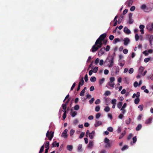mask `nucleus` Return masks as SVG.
<instances>
[{
	"label": "nucleus",
	"mask_w": 153,
	"mask_h": 153,
	"mask_svg": "<svg viewBox=\"0 0 153 153\" xmlns=\"http://www.w3.org/2000/svg\"><path fill=\"white\" fill-rule=\"evenodd\" d=\"M135 9V7L134 6H132L130 8V10L131 11H134V10Z\"/></svg>",
	"instance_id": "62"
},
{
	"label": "nucleus",
	"mask_w": 153,
	"mask_h": 153,
	"mask_svg": "<svg viewBox=\"0 0 153 153\" xmlns=\"http://www.w3.org/2000/svg\"><path fill=\"white\" fill-rule=\"evenodd\" d=\"M100 109V107L99 106H96L95 108V111L97 112L99 111Z\"/></svg>",
	"instance_id": "38"
},
{
	"label": "nucleus",
	"mask_w": 153,
	"mask_h": 153,
	"mask_svg": "<svg viewBox=\"0 0 153 153\" xmlns=\"http://www.w3.org/2000/svg\"><path fill=\"white\" fill-rule=\"evenodd\" d=\"M96 78L95 76H92L90 78V80L91 82H95L96 80Z\"/></svg>",
	"instance_id": "22"
},
{
	"label": "nucleus",
	"mask_w": 153,
	"mask_h": 153,
	"mask_svg": "<svg viewBox=\"0 0 153 153\" xmlns=\"http://www.w3.org/2000/svg\"><path fill=\"white\" fill-rule=\"evenodd\" d=\"M110 49V46L109 45H108L106 46V48H105V50L106 51H108Z\"/></svg>",
	"instance_id": "59"
},
{
	"label": "nucleus",
	"mask_w": 153,
	"mask_h": 153,
	"mask_svg": "<svg viewBox=\"0 0 153 153\" xmlns=\"http://www.w3.org/2000/svg\"><path fill=\"white\" fill-rule=\"evenodd\" d=\"M114 38V36L113 35H110L109 36V39L110 40H112Z\"/></svg>",
	"instance_id": "63"
},
{
	"label": "nucleus",
	"mask_w": 153,
	"mask_h": 153,
	"mask_svg": "<svg viewBox=\"0 0 153 153\" xmlns=\"http://www.w3.org/2000/svg\"><path fill=\"white\" fill-rule=\"evenodd\" d=\"M144 68L142 66H140V67L139 69V73L141 74L142 73L143 71L144 70Z\"/></svg>",
	"instance_id": "12"
},
{
	"label": "nucleus",
	"mask_w": 153,
	"mask_h": 153,
	"mask_svg": "<svg viewBox=\"0 0 153 153\" xmlns=\"http://www.w3.org/2000/svg\"><path fill=\"white\" fill-rule=\"evenodd\" d=\"M53 133L54 132H52V131L50 132H49L48 131H47L46 134V136L48 138L49 140H51L52 138L53 137Z\"/></svg>",
	"instance_id": "3"
},
{
	"label": "nucleus",
	"mask_w": 153,
	"mask_h": 153,
	"mask_svg": "<svg viewBox=\"0 0 153 153\" xmlns=\"http://www.w3.org/2000/svg\"><path fill=\"white\" fill-rule=\"evenodd\" d=\"M100 99H97V100H96L95 102V104H99V103H100Z\"/></svg>",
	"instance_id": "51"
},
{
	"label": "nucleus",
	"mask_w": 153,
	"mask_h": 153,
	"mask_svg": "<svg viewBox=\"0 0 153 153\" xmlns=\"http://www.w3.org/2000/svg\"><path fill=\"white\" fill-rule=\"evenodd\" d=\"M127 106V104L126 103H124L123 104V105L122 106L120 110H123V109H124L126 108Z\"/></svg>",
	"instance_id": "46"
},
{
	"label": "nucleus",
	"mask_w": 153,
	"mask_h": 153,
	"mask_svg": "<svg viewBox=\"0 0 153 153\" xmlns=\"http://www.w3.org/2000/svg\"><path fill=\"white\" fill-rule=\"evenodd\" d=\"M142 128V125L140 124H139L136 127V131H138L140 130Z\"/></svg>",
	"instance_id": "16"
},
{
	"label": "nucleus",
	"mask_w": 153,
	"mask_h": 153,
	"mask_svg": "<svg viewBox=\"0 0 153 153\" xmlns=\"http://www.w3.org/2000/svg\"><path fill=\"white\" fill-rule=\"evenodd\" d=\"M126 133V131H124V132H122L121 134V135L119 137V139H121L122 138L123 136H124Z\"/></svg>",
	"instance_id": "25"
},
{
	"label": "nucleus",
	"mask_w": 153,
	"mask_h": 153,
	"mask_svg": "<svg viewBox=\"0 0 153 153\" xmlns=\"http://www.w3.org/2000/svg\"><path fill=\"white\" fill-rule=\"evenodd\" d=\"M101 114L100 113L97 114L96 115V119H99L100 117Z\"/></svg>",
	"instance_id": "45"
},
{
	"label": "nucleus",
	"mask_w": 153,
	"mask_h": 153,
	"mask_svg": "<svg viewBox=\"0 0 153 153\" xmlns=\"http://www.w3.org/2000/svg\"><path fill=\"white\" fill-rule=\"evenodd\" d=\"M123 31L126 34H129L131 32L130 30L127 27H124Z\"/></svg>",
	"instance_id": "7"
},
{
	"label": "nucleus",
	"mask_w": 153,
	"mask_h": 153,
	"mask_svg": "<svg viewBox=\"0 0 153 153\" xmlns=\"http://www.w3.org/2000/svg\"><path fill=\"white\" fill-rule=\"evenodd\" d=\"M76 84L75 82H74L73 83V85H72V86L71 87V91H72L73 90V89L74 88V87L76 86Z\"/></svg>",
	"instance_id": "54"
},
{
	"label": "nucleus",
	"mask_w": 153,
	"mask_h": 153,
	"mask_svg": "<svg viewBox=\"0 0 153 153\" xmlns=\"http://www.w3.org/2000/svg\"><path fill=\"white\" fill-rule=\"evenodd\" d=\"M84 134H85V133H83V132L81 133L79 135V138H82L84 137Z\"/></svg>",
	"instance_id": "50"
},
{
	"label": "nucleus",
	"mask_w": 153,
	"mask_h": 153,
	"mask_svg": "<svg viewBox=\"0 0 153 153\" xmlns=\"http://www.w3.org/2000/svg\"><path fill=\"white\" fill-rule=\"evenodd\" d=\"M105 51V48H103L101 49L99 51L98 53V55L99 56H101L104 53Z\"/></svg>",
	"instance_id": "6"
},
{
	"label": "nucleus",
	"mask_w": 153,
	"mask_h": 153,
	"mask_svg": "<svg viewBox=\"0 0 153 153\" xmlns=\"http://www.w3.org/2000/svg\"><path fill=\"white\" fill-rule=\"evenodd\" d=\"M123 52L124 54H126L128 53V50L127 49H125L123 50Z\"/></svg>",
	"instance_id": "61"
},
{
	"label": "nucleus",
	"mask_w": 153,
	"mask_h": 153,
	"mask_svg": "<svg viewBox=\"0 0 153 153\" xmlns=\"http://www.w3.org/2000/svg\"><path fill=\"white\" fill-rule=\"evenodd\" d=\"M138 108H139L140 111H142L143 110V105H139L138 107Z\"/></svg>",
	"instance_id": "35"
},
{
	"label": "nucleus",
	"mask_w": 153,
	"mask_h": 153,
	"mask_svg": "<svg viewBox=\"0 0 153 153\" xmlns=\"http://www.w3.org/2000/svg\"><path fill=\"white\" fill-rule=\"evenodd\" d=\"M85 80V82H87L88 81V76L87 74H86L84 77Z\"/></svg>",
	"instance_id": "55"
},
{
	"label": "nucleus",
	"mask_w": 153,
	"mask_h": 153,
	"mask_svg": "<svg viewBox=\"0 0 153 153\" xmlns=\"http://www.w3.org/2000/svg\"><path fill=\"white\" fill-rule=\"evenodd\" d=\"M102 123L100 121H96L95 123V126L97 127L100 125H102Z\"/></svg>",
	"instance_id": "10"
},
{
	"label": "nucleus",
	"mask_w": 153,
	"mask_h": 153,
	"mask_svg": "<svg viewBox=\"0 0 153 153\" xmlns=\"http://www.w3.org/2000/svg\"><path fill=\"white\" fill-rule=\"evenodd\" d=\"M105 80V79L104 78H102L101 79H100L99 82V84L100 85L102 84L104 81Z\"/></svg>",
	"instance_id": "34"
},
{
	"label": "nucleus",
	"mask_w": 153,
	"mask_h": 153,
	"mask_svg": "<svg viewBox=\"0 0 153 153\" xmlns=\"http://www.w3.org/2000/svg\"><path fill=\"white\" fill-rule=\"evenodd\" d=\"M94 98H91V100H90L89 101V102L90 104H92L93 102L94 101Z\"/></svg>",
	"instance_id": "53"
},
{
	"label": "nucleus",
	"mask_w": 153,
	"mask_h": 153,
	"mask_svg": "<svg viewBox=\"0 0 153 153\" xmlns=\"http://www.w3.org/2000/svg\"><path fill=\"white\" fill-rule=\"evenodd\" d=\"M132 139L133 140V143H135L136 142L137 140L136 137L135 136V137H133V138Z\"/></svg>",
	"instance_id": "47"
},
{
	"label": "nucleus",
	"mask_w": 153,
	"mask_h": 153,
	"mask_svg": "<svg viewBox=\"0 0 153 153\" xmlns=\"http://www.w3.org/2000/svg\"><path fill=\"white\" fill-rule=\"evenodd\" d=\"M93 145V142L92 141H89V144L88 145V147L89 148H91Z\"/></svg>",
	"instance_id": "13"
},
{
	"label": "nucleus",
	"mask_w": 153,
	"mask_h": 153,
	"mask_svg": "<svg viewBox=\"0 0 153 153\" xmlns=\"http://www.w3.org/2000/svg\"><path fill=\"white\" fill-rule=\"evenodd\" d=\"M138 82L137 81H135L134 82V86L135 87H136L138 86Z\"/></svg>",
	"instance_id": "56"
},
{
	"label": "nucleus",
	"mask_w": 153,
	"mask_h": 153,
	"mask_svg": "<svg viewBox=\"0 0 153 153\" xmlns=\"http://www.w3.org/2000/svg\"><path fill=\"white\" fill-rule=\"evenodd\" d=\"M75 132V131L74 130L71 129L70 132V136H72L73 135Z\"/></svg>",
	"instance_id": "40"
},
{
	"label": "nucleus",
	"mask_w": 153,
	"mask_h": 153,
	"mask_svg": "<svg viewBox=\"0 0 153 153\" xmlns=\"http://www.w3.org/2000/svg\"><path fill=\"white\" fill-rule=\"evenodd\" d=\"M85 92V91L82 90V91L79 94L81 96H83L84 95Z\"/></svg>",
	"instance_id": "52"
},
{
	"label": "nucleus",
	"mask_w": 153,
	"mask_h": 153,
	"mask_svg": "<svg viewBox=\"0 0 153 153\" xmlns=\"http://www.w3.org/2000/svg\"><path fill=\"white\" fill-rule=\"evenodd\" d=\"M146 28L149 31H152L153 29V23L148 24L146 26Z\"/></svg>",
	"instance_id": "5"
},
{
	"label": "nucleus",
	"mask_w": 153,
	"mask_h": 153,
	"mask_svg": "<svg viewBox=\"0 0 153 153\" xmlns=\"http://www.w3.org/2000/svg\"><path fill=\"white\" fill-rule=\"evenodd\" d=\"M132 134H130L128 136V137L127 138V139L128 140H129V139H130L131 138V137H132Z\"/></svg>",
	"instance_id": "57"
},
{
	"label": "nucleus",
	"mask_w": 153,
	"mask_h": 153,
	"mask_svg": "<svg viewBox=\"0 0 153 153\" xmlns=\"http://www.w3.org/2000/svg\"><path fill=\"white\" fill-rule=\"evenodd\" d=\"M106 144L105 145V147L106 148H110L111 147V145L110 143H106Z\"/></svg>",
	"instance_id": "28"
},
{
	"label": "nucleus",
	"mask_w": 153,
	"mask_h": 153,
	"mask_svg": "<svg viewBox=\"0 0 153 153\" xmlns=\"http://www.w3.org/2000/svg\"><path fill=\"white\" fill-rule=\"evenodd\" d=\"M131 121V119L130 118H128L126 120V123L127 124H128L130 123Z\"/></svg>",
	"instance_id": "37"
},
{
	"label": "nucleus",
	"mask_w": 153,
	"mask_h": 153,
	"mask_svg": "<svg viewBox=\"0 0 153 153\" xmlns=\"http://www.w3.org/2000/svg\"><path fill=\"white\" fill-rule=\"evenodd\" d=\"M146 6L145 4H143V5H142L141 7V9L143 10H144V11L146 12V11L145 10L146 9Z\"/></svg>",
	"instance_id": "18"
},
{
	"label": "nucleus",
	"mask_w": 153,
	"mask_h": 153,
	"mask_svg": "<svg viewBox=\"0 0 153 153\" xmlns=\"http://www.w3.org/2000/svg\"><path fill=\"white\" fill-rule=\"evenodd\" d=\"M109 71L107 69H105L104 71V73L105 75H107L108 74Z\"/></svg>",
	"instance_id": "64"
},
{
	"label": "nucleus",
	"mask_w": 153,
	"mask_h": 153,
	"mask_svg": "<svg viewBox=\"0 0 153 153\" xmlns=\"http://www.w3.org/2000/svg\"><path fill=\"white\" fill-rule=\"evenodd\" d=\"M152 119V118H149L147 120H146L145 122V123L146 124H149L151 123Z\"/></svg>",
	"instance_id": "11"
},
{
	"label": "nucleus",
	"mask_w": 153,
	"mask_h": 153,
	"mask_svg": "<svg viewBox=\"0 0 153 153\" xmlns=\"http://www.w3.org/2000/svg\"><path fill=\"white\" fill-rule=\"evenodd\" d=\"M133 2L132 0H129L126 2V5L128 7H130L132 5Z\"/></svg>",
	"instance_id": "8"
},
{
	"label": "nucleus",
	"mask_w": 153,
	"mask_h": 153,
	"mask_svg": "<svg viewBox=\"0 0 153 153\" xmlns=\"http://www.w3.org/2000/svg\"><path fill=\"white\" fill-rule=\"evenodd\" d=\"M79 105H76L74 107V109L76 110H78L79 109Z\"/></svg>",
	"instance_id": "30"
},
{
	"label": "nucleus",
	"mask_w": 153,
	"mask_h": 153,
	"mask_svg": "<svg viewBox=\"0 0 153 153\" xmlns=\"http://www.w3.org/2000/svg\"><path fill=\"white\" fill-rule=\"evenodd\" d=\"M111 92L109 91H105V96H106L108 95H110L111 94Z\"/></svg>",
	"instance_id": "32"
},
{
	"label": "nucleus",
	"mask_w": 153,
	"mask_h": 153,
	"mask_svg": "<svg viewBox=\"0 0 153 153\" xmlns=\"http://www.w3.org/2000/svg\"><path fill=\"white\" fill-rule=\"evenodd\" d=\"M150 60V58H145L144 59V61L145 62H148Z\"/></svg>",
	"instance_id": "58"
},
{
	"label": "nucleus",
	"mask_w": 153,
	"mask_h": 153,
	"mask_svg": "<svg viewBox=\"0 0 153 153\" xmlns=\"http://www.w3.org/2000/svg\"><path fill=\"white\" fill-rule=\"evenodd\" d=\"M109 140L107 137H105L104 139V143H106L109 142Z\"/></svg>",
	"instance_id": "44"
},
{
	"label": "nucleus",
	"mask_w": 153,
	"mask_h": 153,
	"mask_svg": "<svg viewBox=\"0 0 153 153\" xmlns=\"http://www.w3.org/2000/svg\"><path fill=\"white\" fill-rule=\"evenodd\" d=\"M117 101V100L115 99H113L111 102V103L112 105H116V102Z\"/></svg>",
	"instance_id": "33"
},
{
	"label": "nucleus",
	"mask_w": 153,
	"mask_h": 153,
	"mask_svg": "<svg viewBox=\"0 0 153 153\" xmlns=\"http://www.w3.org/2000/svg\"><path fill=\"white\" fill-rule=\"evenodd\" d=\"M124 44L125 45H127L130 42V40L128 38H126L124 39Z\"/></svg>",
	"instance_id": "9"
},
{
	"label": "nucleus",
	"mask_w": 153,
	"mask_h": 153,
	"mask_svg": "<svg viewBox=\"0 0 153 153\" xmlns=\"http://www.w3.org/2000/svg\"><path fill=\"white\" fill-rule=\"evenodd\" d=\"M44 145L42 146H41V148L40 149L39 153H42V152H43V151L44 150Z\"/></svg>",
	"instance_id": "36"
},
{
	"label": "nucleus",
	"mask_w": 153,
	"mask_h": 153,
	"mask_svg": "<svg viewBox=\"0 0 153 153\" xmlns=\"http://www.w3.org/2000/svg\"><path fill=\"white\" fill-rule=\"evenodd\" d=\"M140 100V99L139 98H137L134 100V103L136 104H138L139 103Z\"/></svg>",
	"instance_id": "27"
},
{
	"label": "nucleus",
	"mask_w": 153,
	"mask_h": 153,
	"mask_svg": "<svg viewBox=\"0 0 153 153\" xmlns=\"http://www.w3.org/2000/svg\"><path fill=\"white\" fill-rule=\"evenodd\" d=\"M107 130L108 131L111 132H112L113 130V128L111 127H110L108 128Z\"/></svg>",
	"instance_id": "42"
},
{
	"label": "nucleus",
	"mask_w": 153,
	"mask_h": 153,
	"mask_svg": "<svg viewBox=\"0 0 153 153\" xmlns=\"http://www.w3.org/2000/svg\"><path fill=\"white\" fill-rule=\"evenodd\" d=\"M132 13H130L129 14V23L130 24H132L134 22V20L132 19Z\"/></svg>",
	"instance_id": "4"
},
{
	"label": "nucleus",
	"mask_w": 153,
	"mask_h": 153,
	"mask_svg": "<svg viewBox=\"0 0 153 153\" xmlns=\"http://www.w3.org/2000/svg\"><path fill=\"white\" fill-rule=\"evenodd\" d=\"M81 82V85H84V82L83 80V77H82L80 80V81Z\"/></svg>",
	"instance_id": "31"
},
{
	"label": "nucleus",
	"mask_w": 153,
	"mask_h": 153,
	"mask_svg": "<svg viewBox=\"0 0 153 153\" xmlns=\"http://www.w3.org/2000/svg\"><path fill=\"white\" fill-rule=\"evenodd\" d=\"M98 70V67H95L93 70V72L95 73H96L97 72Z\"/></svg>",
	"instance_id": "43"
},
{
	"label": "nucleus",
	"mask_w": 153,
	"mask_h": 153,
	"mask_svg": "<svg viewBox=\"0 0 153 153\" xmlns=\"http://www.w3.org/2000/svg\"><path fill=\"white\" fill-rule=\"evenodd\" d=\"M104 111L107 112H109L110 110V108L108 106H106L104 109Z\"/></svg>",
	"instance_id": "23"
},
{
	"label": "nucleus",
	"mask_w": 153,
	"mask_h": 153,
	"mask_svg": "<svg viewBox=\"0 0 153 153\" xmlns=\"http://www.w3.org/2000/svg\"><path fill=\"white\" fill-rule=\"evenodd\" d=\"M120 41V40L118 38L115 39L113 41V43L114 44H116L118 42H119Z\"/></svg>",
	"instance_id": "20"
},
{
	"label": "nucleus",
	"mask_w": 153,
	"mask_h": 153,
	"mask_svg": "<svg viewBox=\"0 0 153 153\" xmlns=\"http://www.w3.org/2000/svg\"><path fill=\"white\" fill-rule=\"evenodd\" d=\"M123 18V16L121 15L120 16V17H119L118 19V23H120L122 20Z\"/></svg>",
	"instance_id": "19"
},
{
	"label": "nucleus",
	"mask_w": 153,
	"mask_h": 153,
	"mask_svg": "<svg viewBox=\"0 0 153 153\" xmlns=\"http://www.w3.org/2000/svg\"><path fill=\"white\" fill-rule=\"evenodd\" d=\"M49 141L46 142V143L45 144V147L46 149H49Z\"/></svg>",
	"instance_id": "21"
},
{
	"label": "nucleus",
	"mask_w": 153,
	"mask_h": 153,
	"mask_svg": "<svg viewBox=\"0 0 153 153\" xmlns=\"http://www.w3.org/2000/svg\"><path fill=\"white\" fill-rule=\"evenodd\" d=\"M110 80L111 83L114 82L115 81V78L114 77H111L110 78Z\"/></svg>",
	"instance_id": "39"
},
{
	"label": "nucleus",
	"mask_w": 153,
	"mask_h": 153,
	"mask_svg": "<svg viewBox=\"0 0 153 153\" xmlns=\"http://www.w3.org/2000/svg\"><path fill=\"white\" fill-rule=\"evenodd\" d=\"M107 34L104 33L101 35L96 41L95 44L92 46L91 51L92 52H94L100 48H101L102 45V41L106 36Z\"/></svg>",
	"instance_id": "1"
},
{
	"label": "nucleus",
	"mask_w": 153,
	"mask_h": 153,
	"mask_svg": "<svg viewBox=\"0 0 153 153\" xmlns=\"http://www.w3.org/2000/svg\"><path fill=\"white\" fill-rule=\"evenodd\" d=\"M114 56H109L107 58V60L110 63V64L109 65V67H111L113 66L114 63Z\"/></svg>",
	"instance_id": "2"
},
{
	"label": "nucleus",
	"mask_w": 153,
	"mask_h": 153,
	"mask_svg": "<svg viewBox=\"0 0 153 153\" xmlns=\"http://www.w3.org/2000/svg\"><path fill=\"white\" fill-rule=\"evenodd\" d=\"M73 148V146L72 145H68L67 146V149L69 151H71Z\"/></svg>",
	"instance_id": "17"
},
{
	"label": "nucleus",
	"mask_w": 153,
	"mask_h": 153,
	"mask_svg": "<svg viewBox=\"0 0 153 153\" xmlns=\"http://www.w3.org/2000/svg\"><path fill=\"white\" fill-rule=\"evenodd\" d=\"M122 105L123 102H120L117 103V107L119 108H122Z\"/></svg>",
	"instance_id": "15"
},
{
	"label": "nucleus",
	"mask_w": 153,
	"mask_h": 153,
	"mask_svg": "<svg viewBox=\"0 0 153 153\" xmlns=\"http://www.w3.org/2000/svg\"><path fill=\"white\" fill-rule=\"evenodd\" d=\"M134 71V69L133 68H131L128 71V72L130 74H132Z\"/></svg>",
	"instance_id": "60"
},
{
	"label": "nucleus",
	"mask_w": 153,
	"mask_h": 153,
	"mask_svg": "<svg viewBox=\"0 0 153 153\" xmlns=\"http://www.w3.org/2000/svg\"><path fill=\"white\" fill-rule=\"evenodd\" d=\"M77 114V112L76 111H74L72 114L71 115L72 117H74Z\"/></svg>",
	"instance_id": "41"
},
{
	"label": "nucleus",
	"mask_w": 153,
	"mask_h": 153,
	"mask_svg": "<svg viewBox=\"0 0 153 153\" xmlns=\"http://www.w3.org/2000/svg\"><path fill=\"white\" fill-rule=\"evenodd\" d=\"M108 85L110 87H112V88H114V82H111V83L110 82H108Z\"/></svg>",
	"instance_id": "24"
},
{
	"label": "nucleus",
	"mask_w": 153,
	"mask_h": 153,
	"mask_svg": "<svg viewBox=\"0 0 153 153\" xmlns=\"http://www.w3.org/2000/svg\"><path fill=\"white\" fill-rule=\"evenodd\" d=\"M66 105H64V104H62V109H63V110H61V112H62V111H63L64 112H65V111H66Z\"/></svg>",
	"instance_id": "14"
},
{
	"label": "nucleus",
	"mask_w": 153,
	"mask_h": 153,
	"mask_svg": "<svg viewBox=\"0 0 153 153\" xmlns=\"http://www.w3.org/2000/svg\"><path fill=\"white\" fill-rule=\"evenodd\" d=\"M82 145L81 144H79L78 147V150L80 151L81 152L82 150Z\"/></svg>",
	"instance_id": "29"
},
{
	"label": "nucleus",
	"mask_w": 153,
	"mask_h": 153,
	"mask_svg": "<svg viewBox=\"0 0 153 153\" xmlns=\"http://www.w3.org/2000/svg\"><path fill=\"white\" fill-rule=\"evenodd\" d=\"M135 38L136 40L137 41L139 39V36L137 33H136L135 35Z\"/></svg>",
	"instance_id": "49"
},
{
	"label": "nucleus",
	"mask_w": 153,
	"mask_h": 153,
	"mask_svg": "<svg viewBox=\"0 0 153 153\" xmlns=\"http://www.w3.org/2000/svg\"><path fill=\"white\" fill-rule=\"evenodd\" d=\"M128 148V146L127 145L124 146L122 148L121 150L123 151L127 149Z\"/></svg>",
	"instance_id": "26"
},
{
	"label": "nucleus",
	"mask_w": 153,
	"mask_h": 153,
	"mask_svg": "<svg viewBox=\"0 0 153 153\" xmlns=\"http://www.w3.org/2000/svg\"><path fill=\"white\" fill-rule=\"evenodd\" d=\"M66 111H65V112L63 114V115L62 117L63 118L64 120H65V118H66Z\"/></svg>",
	"instance_id": "48"
}]
</instances>
